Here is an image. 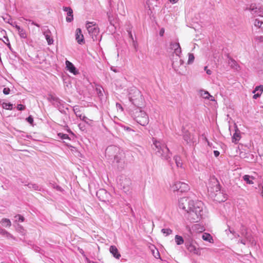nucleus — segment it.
<instances>
[{
    "instance_id": "nucleus-1",
    "label": "nucleus",
    "mask_w": 263,
    "mask_h": 263,
    "mask_svg": "<svg viewBox=\"0 0 263 263\" xmlns=\"http://www.w3.org/2000/svg\"><path fill=\"white\" fill-rule=\"evenodd\" d=\"M203 203L201 201H194L187 197L179 200V207L188 213L189 219L192 222H198L201 218Z\"/></svg>"
},
{
    "instance_id": "nucleus-2",
    "label": "nucleus",
    "mask_w": 263,
    "mask_h": 263,
    "mask_svg": "<svg viewBox=\"0 0 263 263\" xmlns=\"http://www.w3.org/2000/svg\"><path fill=\"white\" fill-rule=\"evenodd\" d=\"M134 93V96H131V93H129V101L136 107L132 110V117L138 123L143 126H146L148 123L149 119L146 112L139 107L140 103L142 101L141 92L136 89Z\"/></svg>"
},
{
    "instance_id": "nucleus-3",
    "label": "nucleus",
    "mask_w": 263,
    "mask_h": 263,
    "mask_svg": "<svg viewBox=\"0 0 263 263\" xmlns=\"http://www.w3.org/2000/svg\"><path fill=\"white\" fill-rule=\"evenodd\" d=\"M153 143L154 146L153 149L155 154L158 156L161 157L162 159L168 161L171 157L172 153L167 147L165 143L161 140L156 139H153Z\"/></svg>"
},
{
    "instance_id": "nucleus-4",
    "label": "nucleus",
    "mask_w": 263,
    "mask_h": 263,
    "mask_svg": "<svg viewBox=\"0 0 263 263\" xmlns=\"http://www.w3.org/2000/svg\"><path fill=\"white\" fill-rule=\"evenodd\" d=\"M111 151L118 152L117 154L114 156V160L117 163H124L125 154L122 150L120 149L116 146H109L106 148V153H109Z\"/></svg>"
},
{
    "instance_id": "nucleus-5",
    "label": "nucleus",
    "mask_w": 263,
    "mask_h": 263,
    "mask_svg": "<svg viewBox=\"0 0 263 263\" xmlns=\"http://www.w3.org/2000/svg\"><path fill=\"white\" fill-rule=\"evenodd\" d=\"M185 245L187 250L192 253L200 255L201 254L200 250L197 247L196 241L193 239H189L185 241Z\"/></svg>"
},
{
    "instance_id": "nucleus-6",
    "label": "nucleus",
    "mask_w": 263,
    "mask_h": 263,
    "mask_svg": "<svg viewBox=\"0 0 263 263\" xmlns=\"http://www.w3.org/2000/svg\"><path fill=\"white\" fill-rule=\"evenodd\" d=\"M98 199L103 202H108L111 199L110 194L105 189H100L96 193Z\"/></svg>"
},
{
    "instance_id": "nucleus-7",
    "label": "nucleus",
    "mask_w": 263,
    "mask_h": 263,
    "mask_svg": "<svg viewBox=\"0 0 263 263\" xmlns=\"http://www.w3.org/2000/svg\"><path fill=\"white\" fill-rule=\"evenodd\" d=\"M86 27L89 34L92 36H96L99 32V29L94 22H87Z\"/></svg>"
},
{
    "instance_id": "nucleus-8",
    "label": "nucleus",
    "mask_w": 263,
    "mask_h": 263,
    "mask_svg": "<svg viewBox=\"0 0 263 263\" xmlns=\"http://www.w3.org/2000/svg\"><path fill=\"white\" fill-rule=\"evenodd\" d=\"M241 234L243 236L248 243H249L251 247H255L256 245V242L251 234H249L247 231V229L242 226V229H241Z\"/></svg>"
},
{
    "instance_id": "nucleus-9",
    "label": "nucleus",
    "mask_w": 263,
    "mask_h": 263,
    "mask_svg": "<svg viewBox=\"0 0 263 263\" xmlns=\"http://www.w3.org/2000/svg\"><path fill=\"white\" fill-rule=\"evenodd\" d=\"M49 100L50 101L52 104L57 107L60 111L62 112V109L64 108V105L65 102L60 99L58 97L51 95L49 97Z\"/></svg>"
},
{
    "instance_id": "nucleus-10",
    "label": "nucleus",
    "mask_w": 263,
    "mask_h": 263,
    "mask_svg": "<svg viewBox=\"0 0 263 263\" xmlns=\"http://www.w3.org/2000/svg\"><path fill=\"white\" fill-rule=\"evenodd\" d=\"M172 187L174 191H179L181 193L187 192L190 189L187 183L180 181L175 182Z\"/></svg>"
},
{
    "instance_id": "nucleus-11",
    "label": "nucleus",
    "mask_w": 263,
    "mask_h": 263,
    "mask_svg": "<svg viewBox=\"0 0 263 263\" xmlns=\"http://www.w3.org/2000/svg\"><path fill=\"white\" fill-rule=\"evenodd\" d=\"M182 137L184 140V141L187 144H190L191 143H194V136L191 134V132H190L185 127H183L182 129Z\"/></svg>"
},
{
    "instance_id": "nucleus-12",
    "label": "nucleus",
    "mask_w": 263,
    "mask_h": 263,
    "mask_svg": "<svg viewBox=\"0 0 263 263\" xmlns=\"http://www.w3.org/2000/svg\"><path fill=\"white\" fill-rule=\"evenodd\" d=\"M174 57V55H173ZM183 61L180 59V57H173L172 59V67L174 69V70L179 73L181 74V72L179 70V68L183 64Z\"/></svg>"
},
{
    "instance_id": "nucleus-13",
    "label": "nucleus",
    "mask_w": 263,
    "mask_h": 263,
    "mask_svg": "<svg viewBox=\"0 0 263 263\" xmlns=\"http://www.w3.org/2000/svg\"><path fill=\"white\" fill-rule=\"evenodd\" d=\"M250 10L253 15L263 17L262 6L259 5L256 6V5H251L250 7Z\"/></svg>"
},
{
    "instance_id": "nucleus-14",
    "label": "nucleus",
    "mask_w": 263,
    "mask_h": 263,
    "mask_svg": "<svg viewBox=\"0 0 263 263\" xmlns=\"http://www.w3.org/2000/svg\"><path fill=\"white\" fill-rule=\"evenodd\" d=\"M73 111L77 117L80 118V119L85 123L89 124V122L90 121V120H89L85 116L82 115L81 114L79 107L78 106H75L73 107Z\"/></svg>"
},
{
    "instance_id": "nucleus-15",
    "label": "nucleus",
    "mask_w": 263,
    "mask_h": 263,
    "mask_svg": "<svg viewBox=\"0 0 263 263\" xmlns=\"http://www.w3.org/2000/svg\"><path fill=\"white\" fill-rule=\"evenodd\" d=\"M76 39L78 43L81 44L84 42V36L80 28H77L76 31Z\"/></svg>"
},
{
    "instance_id": "nucleus-16",
    "label": "nucleus",
    "mask_w": 263,
    "mask_h": 263,
    "mask_svg": "<svg viewBox=\"0 0 263 263\" xmlns=\"http://www.w3.org/2000/svg\"><path fill=\"white\" fill-rule=\"evenodd\" d=\"M64 11L67 12V16L66 17V21L67 22H71L73 19V11L70 7H65L63 8Z\"/></svg>"
},
{
    "instance_id": "nucleus-17",
    "label": "nucleus",
    "mask_w": 263,
    "mask_h": 263,
    "mask_svg": "<svg viewBox=\"0 0 263 263\" xmlns=\"http://www.w3.org/2000/svg\"><path fill=\"white\" fill-rule=\"evenodd\" d=\"M65 63L66 68L70 72L74 75H76L78 73L74 65L71 62L66 60Z\"/></svg>"
},
{
    "instance_id": "nucleus-18",
    "label": "nucleus",
    "mask_w": 263,
    "mask_h": 263,
    "mask_svg": "<svg viewBox=\"0 0 263 263\" xmlns=\"http://www.w3.org/2000/svg\"><path fill=\"white\" fill-rule=\"evenodd\" d=\"M109 252L116 259H119L120 258L121 254L116 246H111L109 248Z\"/></svg>"
},
{
    "instance_id": "nucleus-19",
    "label": "nucleus",
    "mask_w": 263,
    "mask_h": 263,
    "mask_svg": "<svg viewBox=\"0 0 263 263\" xmlns=\"http://www.w3.org/2000/svg\"><path fill=\"white\" fill-rule=\"evenodd\" d=\"M0 234L5 237H6L8 239H13L14 240H15V237L13 236L11 234L9 233L8 231L5 230V229H2L0 227Z\"/></svg>"
},
{
    "instance_id": "nucleus-20",
    "label": "nucleus",
    "mask_w": 263,
    "mask_h": 263,
    "mask_svg": "<svg viewBox=\"0 0 263 263\" xmlns=\"http://www.w3.org/2000/svg\"><path fill=\"white\" fill-rule=\"evenodd\" d=\"M46 40L48 43V45H51L53 43V40L52 38L51 37V32L49 30H47L46 31H44L43 33Z\"/></svg>"
},
{
    "instance_id": "nucleus-21",
    "label": "nucleus",
    "mask_w": 263,
    "mask_h": 263,
    "mask_svg": "<svg viewBox=\"0 0 263 263\" xmlns=\"http://www.w3.org/2000/svg\"><path fill=\"white\" fill-rule=\"evenodd\" d=\"M25 185L27 186L31 190L41 191L42 189V187L40 186L35 183H30L27 184H25Z\"/></svg>"
},
{
    "instance_id": "nucleus-22",
    "label": "nucleus",
    "mask_w": 263,
    "mask_h": 263,
    "mask_svg": "<svg viewBox=\"0 0 263 263\" xmlns=\"http://www.w3.org/2000/svg\"><path fill=\"white\" fill-rule=\"evenodd\" d=\"M201 95L204 99H209L210 101L215 100L214 97L210 95V94L207 91H202Z\"/></svg>"
},
{
    "instance_id": "nucleus-23",
    "label": "nucleus",
    "mask_w": 263,
    "mask_h": 263,
    "mask_svg": "<svg viewBox=\"0 0 263 263\" xmlns=\"http://www.w3.org/2000/svg\"><path fill=\"white\" fill-rule=\"evenodd\" d=\"M0 223L3 227L6 228L10 227L11 226V222L10 219L8 218H3L1 220Z\"/></svg>"
},
{
    "instance_id": "nucleus-24",
    "label": "nucleus",
    "mask_w": 263,
    "mask_h": 263,
    "mask_svg": "<svg viewBox=\"0 0 263 263\" xmlns=\"http://www.w3.org/2000/svg\"><path fill=\"white\" fill-rule=\"evenodd\" d=\"M243 179L244 181L246 182L247 183L249 184H253L254 183L252 179H254V177L252 176H250L248 175H245L243 176Z\"/></svg>"
},
{
    "instance_id": "nucleus-25",
    "label": "nucleus",
    "mask_w": 263,
    "mask_h": 263,
    "mask_svg": "<svg viewBox=\"0 0 263 263\" xmlns=\"http://www.w3.org/2000/svg\"><path fill=\"white\" fill-rule=\"evenodd\" d=\"M254 24L255 26L258 27L263 31V20L256 18L254 21Z\"/></svg>"
},
{
    "instance_id": "nucleus-26",
    "label": "nucleus",
    "mask_w": 263,
    "mask_h": 263,
    "mask_svg": "<svg viewBox=\"0 0 263 263\" xmlns=\"http://www.w3.org/2000/svg\"><path fill=\"white\" fill-rule=\"evenodd\" d=\"M175 242L177 245H180L184 243V239L181 236L176 235L175 237Z\"/></svg>"
},
{
    "instance_id": "nucleus-27",
    "label": "nucleus",
    "mask_w": 263,
    "mask_h": 263,
    "mask_svg": "<svg viewBox=\"0 0 263 263\" xmlns=\"http://www.w3.org/2000/svg\"><path fill=\"white\" fill-rule=\"evenodd\" d=\"M228 229H227L226 230V234L228 235L229 233H231L232 234H233V235L234 236V237L235 238H237V237H239V235L237 233H236L235 231H234L233 230H232L231 229H230V227L228 226Z\"/></svg>"
},
{
    "instance_id": "nucleus-28",
    "label": "nucleus",
    "mask_w": 263,
    "mask_h": 263,
    "mask_svg": "<svg viewBox=\"0 0 263 263\" xmlns=\"http://www.w3.org/2000/svg\"><path fill=\"white\" fill-rule=\"evenodd\" d=\"M18 34L21 38L22 39H26L27 37L26 32L25 30L23 28H21L20 29H19L18 31Z\"/></svg>"
},
{
    "instance_id": "nucleus-29",
    "label": "nucleus",
    "mask_w": 263,
    "mask_h": 263,
    "mask_svg": "<svg viewBox=\"0 0 263 263\" xmlns=\"http://www.w3.org/2000/svg\"><path fill=\"white\" fill-rule=\"evenodd\" d=\"M202 238L204 240L209 241L210 242H211V240H213L211 235L210 234L206 233H204L202 234Z\"/></svg>"
},
{
    "instance_id": "nucleus-30",
    "label": "nucleus",
    "mask_w": 263,
    "mask_h": 263,
    "mask_svg": "<svg viewBox=\"0 0 263 263\" xmlns=\"http://www.w3.org/2000/svg\"><path fill=\"white\" fill-rule=\"evenodd\" d=\"M240 136L239 134L237 133L236 132L234 134L233 138H232V142L237 143V142L240 140Z\"/></svg>"
},
{
    "instance_id": "nucleus-31",
    "label": "nucleus",
    "mask_w": 263,
    "mask_h": 263,
    "mask_svg": "<svg viewBox=\"0 0 263 263\" xmlns=\"http://www.w3.org/2000/svg\"><path fill=\"white\" fill-rule=\"evenodd\" d=\"M2 107L3 108L7 109V110H12L13 104L10 103H3L2 104Z\"/></svg>"
},
{
    "instance_id": "nucleus-32",
    "label": "nucleus",
    "mask_w": 263,
    "mask_h": 263,
    "mask_svg": "<svg viewBox=\"0 0 263 263\" xmlns=\"http://www.w3.org/2000/svg\"><path fill=\"white\" fill-rule=\"evenodd\" d=\"M174 159L175 161L177 167H181L182 163L181 162L180 157L178 156H174Z\"/></svg>"
},
{
    "instance_id": "nucleus-33",
    "label": "nucleus",
    "mask_w": 263,
    "mask_h": 263,
    "mask_svg": "<svg viewBox=\"0 0 263 263\" xmlns=\"http://www.w3.org/2000/svg\"><path fill=\"white\" fill-rule=\"evenodd\" d=\"M170 47L172 50H175V49L179 48L180 47V44L178 42L171 43L170 44Z\"/></svg>"
},
{
    "instance_id": "nucleus-34",
    "label": "nucleus",
    "mask_w": 263,
    "mask_h": 263,
    "mask_svg": "<svg viewBox=\"0 0 263 263\" xmlns=\"http://www.w3.org/2000/svg\"><path fill=\"white\" fill-rule=\"evenodd\" d=\"M256 91H258V92L261 93L263 92V85H260L256 86L252 92L253 93H255Z\"/></svg>"
},
{
    "instance_id": "nucleus-35",
    "label": "nucleus",
    "mask_w": 263,
    "mask_h": 263,
    "mask_svg": "<svg viewBox=\"0 0 263 263\" xmlns=\"http://www.w3.org/2000/svg\"><path fill=\"white\" fill-rule=\"evenodd\" d=\"M161 232L165 234V236H168L172 233V230L170 229H162Z\"/></svg>"
},
{
    "instance_id": "nucleus-36",
    "label": "nucleus",
    "mask_w": 263,
    "mask_h": 263,
    "mask_svg": "<svg viewBox=\"0 0 263 263\" xmlns=\"http://www.w3.org/2000/svg\"><path fill=\"white\" fill-rule=\"evenodd\" d=\"M152 252L153 256L156 258H160V255L159 252L158 251V250H152Z\"/></svg>"
},
{
    "instance_id": "nucleus-37",
    "label": "nucleus",
    "mask_w": 263,
    "mask_h": 263,
    "mask_svg": "<svg viewBox=\"0 0 263 263\" xmlns=\"http://www.w3.org/2000/svg\"><path fill=\"white\" fill-rule=\"evenodd\" d=\"M59 137L61 139H69V137L68 135L60 133L58 134Z\"/></svg>"
},
{
    "instance_id": "nucleus-38",
    "label": "nucleus",
    "mask_w": 263,
    "mask_h": 263,
    "mask_svg": "<svg viewBox=\"0 0 263 263\" xmlns=\"http://www.w3.org/2000/svg\"><path fill=\"white\" fill-rule=\"evenodd\" d=\"M194 54L193 53H189V59H188V61H187V63L189 64H192L194 60Z\"/></svg>"
},
{
    "instance_id": "nucleus-39",
    "label": "nucleus",
    "mask_w": 263,
    "mask_h": 263,
    "mask_svg": "<svg viewBox=\"0 0 263 263\" xmlns=\"http://www.w3.org/2000/svg\"><path fill=\"white\" fill-rule=\"evenodd\" d=\"M16 231H17L18 232H20L23 234L24 233L25 230H24L23 227L21 225L18 224L16 226Z\"/></svg>"
},
{
    "instance_id": "nucleus-40",
    "label": "nucleus",
    "mask_w": 263,
    "mask_h": 263,
    "mask_svg": "<svg viewBox=\"0 0 263 263\" xmlns=\"http://www.w3.org/2000/svg\"><path fill=\"white\" fill-rule=\"evenodd\" d=\"M174 53L175 54V57H180L181 53V47H179V48L175 49V50H174Z\"/></svg>"
},
{
    "instance_id": "nucleus-41",
    "label": "nucleus",
    "mask_w": 263,
    "mask_h": 263,
    "mask_svg": "<svg viewBox=\"0 0 263 263\" xmlns=\"http://www.w3.org/2000/svg\"><path fill=\"white\" fill-rule=\"evenodd\" d=\"M15 218H16V220H15L16 221H21V222H23L25 220L24 217L20 214L16 215L15 216Z\"/></svg>"
},
{
    "instance_id": "nucleus-42",
    "label": "nucleus",
    "mask_w": 263,
    "mask_h": 263,
    "mask_svg": "<svg viewBox=\"0 0 263 263\" xmlns=\"http://www.w3.org/2000/svg\"><path fill=\"white\" fill-rule=\"evenodd\" d=\"M3 18L4 21L5 22L9 23V24H10V23H11V22H13L12 21L11 18H10V16L9 15H7L6 16H3Z\"/></svg>"
},
{
    "instance_id": "nucleus-43",
    "label": "nucleus",
    "mask_w": 263,
    "mask_h": 263,
    "mask_svg": "<svg viewBox=\"0 0 263 263\" xmlns=\"http://www.w3.org/2000/svg\"><path fill=\"white\" fill-rule=\"evenodd\" d=\"M128 35H129V37L131 39V40H132V41L133 42V45L136 48V43H135V41L134 40V37H133V35L132 34V32L130 31H128Z\"/></svg>"
},
{
    "instance_id": "nucleus-44",
    "label": "nucleus",
    "mask_w": 263,
    "mask_h": 263,
    "mask_svg": "<svg viewBox=\"0 0 263 263\" xmlns=\"http://www.w3.org/2000/svg\"><path fill=\"white\" fill-rule=\"evenodd\" d=\"M1 33L4 35V37L6 40L5 42L7 43H9V40L8 37L7 36H5V35L6 34V31L5 30H3L1 31Z\"/></svg>"
},
{
    "instance_id": "nucleus-45",
    "label": "nucleus",
    "mask_w": 263,
    "mask_h": 263,
    "mask_svg": "<svg viewBox=\"0 0 263 263\" xmlns=\"http://www.w3.org/2000/svg\"><path fill=\"white\" fill-rule=\"evenodd\" d=\"M10 25L11 26H12L13 27H15L17 29V31L19 29H20V28H21L20 26H19L18 25H17L16 24V23L15 22H11V23H10Z\"/></svg>"
},
{
    "instance_id": "nucleus-46",
    "label": "nucleus",
    "mask_w": 263,
    "mask_h": 263,
    "mask_svg": "<svg viewBox=\"0 0 263 263\" xmlns=\"http://www.w3.org/2000/svg\"><path fill=\"white\" fill-rule=\"evenodd\" d=\"M96 89H97V93L99 96H103V93H102V89H103V88H102L101 87H100L99 88H97Z\"/></svg>"
},
{
    "instance_id": "nucleus-47",
    "label": "nucleus",
    "mask_w": 263,
    "mask_h": 263,
    "mask_svg": "<svg viewBox=\"0 0 263 263\" xmlns=\"http://www.w3.org/2000/svg\"><path fill=\"white\" fill-rule=\"evenodd\" d=\"M17 109L18 110H24L25 109V106L23 104H18L17 106Z\"/></svg>"
},
{
    "instance_id": "nucleus-48",
    "label": "nucleus",
    "mask_w": 263,
    "mask_h": 263,
    "mask_svg": "<svg viewBox=\"0 0 263 263\" xmlns=\"http://www.w3.org/2000/svg\"><path fill=\"white\" fill-rule=\"evenodd\" d=\"M26 120L31 124H32L33 122V118L31 116H29L28 118H27Z\"/></svg>"
},
{
    "instance_id": "nucleus-49",
    "label": "nucleus",
    "mask_w": 263,
    "mask_h": 263,
    "mask_svg": "<svg viewBox=\"0 0 263 263\" xmlns=\"http://www.w3.org/2000/svg\"><path fill=\"white\" fill-rule=\"evenodd\" d=\"M10 90L8 87H5L3 89V93L5 95H8L10 93Z\"/></svg>"
},
{
    "instance_id": "nucleus-50",
    "label": "nucleus",
    "mask_w": 263,
    "mask_h": 263,
    "mask_svg": "<svg viewBox=\"0 0 263 263\" xmlns=\"http://www.w3.org/2000/svg\"><path fill=\"white\" fill-rule=\"evenodd\" d=\"M215 182L216 183V189H215L216 192L219 191H220V185L218 183V181L216 179H215Z\"/></svg>"
},
{
    "instance_id": "nucleus-51",
    "label": "nucleus",
    "mask_w": 263,
    "mask_h": 263,
    "mask_svg": "<svg viewBox=\"0 0 263 263\" xmlns=\"http://www.w3.org/2000/svg\"><path fill=\"white\" fill-rule=\"evenodd\" d=\"M261 96V93L257 92V93H254V95L253 96V98L254 99H257L258 98H259Z\"/></svg>"
},
{
    "instance_id": "nucleus-52",
    "label": "nucleus",
    "mask_w": 263,
    "mask_h": 263,
    "mask_svg": "<svg viewBox=\"0 0 263 263\" xmlns=\"http://www.w3.org/2000/svg\"><path fill=\"white\" fill-rule=\"evenodd\" d=\"M239 242L243 244V245H246L248 242H247V240L246 238L245 239H241L239 240Z\"/></svg>"
},
{
    "instance_id": "nucleus-53",
    "label": "nucleus",
    "mask_w": 263,
    "mask_h": 263,
    "mask_svg": "<svg viewBox=\"0 0 263 263\" xmlns=\"http://www.w3.org/2000/svg\"><path fill=\"white\" fill-rule=\"evenodd\" d=\"M123 128L125 130H126L128 132H130V131L134 132V130H133L132 128H130V127H127V126H123Z\"/></svg>"
},
{
    "instance_id": "nucleus-54",
    "label": "nucleus",
    "mask_w": 263,
    "mask_h": 263,
    "mask_svg": "<svg viewBox=\"0 0 263 263\" xmlns=\"http://www.w3.org/2000/svg\"><path fill=\"white\" fill-rule=\"evenodd\" d=\"M79 127L80 129L82 130H84L85 129V127L84 124L80 123L79 124Z\"/></svg>"
},
{
    "instance_id": "nucleus-55",
    "label": "nucleus",
    "mask_w": 263,
    "mask_h": 263,
    "mask_svg": "<svg viewBox=\"0 0 263 263\" xmlns=\"http://www.w3.org/2000/svg\"><path fill=\"white\" fill-rule=\"evenodd\" d=\"M116 107L118 108L121 109V110H123V108L122 107V105L120 103H116Z\"/></svg>"
},
{
    "instance_id": "nucleus-56",
    "label": "nucleus",
    "mask_w": 263,
    "mask_h": 263,
    "mask_svg": "<svg viewBox=\"0 0 263 263\" xmlns=\"http://www.w3.org/2000/svg\"><path fill=\"white\" fill-rule=\"evenodd\" d=\"M220 153L218 151H214V155L216 157H217L219 156Z\"/></svg>"
},
{
    "instance_id": "nucleus-57",
    "label": "nucleus",
    "mask_w": 263,
    "mask_h": 263,
    "mask_svg": "<svg viewBox=\"0 0 263 263\" xmlns=\"http://www.w3.org/2000/svg\"><path fill=\"white\" fill-rule=\"evenodd\" d=\"M3 42H4V43L5 44H6L7 45V47L9 48V49L10 50H12V48H11V45H10V43H6V42H5V41H4Z\"/></svg>"
},
{
    "instance_id": "nucleus-58",
    "label": "nucleus",
    "mask_w": 263,
    "mask_h": 263,
    "mask_svg": "<svg viewBox=\"0 0 263 263\" xmlns=\"http://www.w3.org/2000/svg\"><path fill=\"white\" fill-rule=\"evenodd\" d=\"M85 259L87 263H98L97 262H94L90 260L87 257H86Z\"/></svg>"
},
{
    "instance_id": "nucleus-59",
    "label": "nucleus",
    "mask_w": 263,
    "mask_h": 263,
    "mask_svg": "<svg viewBox=\"0 0 263 263\" xmlns=\"http://www.w3.org/2000/svg\"><path fill=\"white\" fill-rule=\"evenodd\" d=\"M206 72L209 75H211L212 74V71L210 69L206 70Z\"/></svg>"
},
{
    "instance_id": "nucleus-60",
    "label": "nucleus",
    "mask_w": 263,
    "mask_h": 263,
    "mask_svg": "<svg viewBox=\"0 0 263 263\" xmlns=\"http://www.w3.org/2000/svg\"><path fill=\"white\" fill-rule=\"evenodd\" d=\"M171 3L175 4L178 2V0H168Z\"/></svg>"
},
{
    "instance_id": "nucleus-61",
    "label": "nucleus",
    "mask_w": 263,
    "mask_h": 263,
    "mask_svg": "<svg viewBox=\"0 0 263 263\" xmlns=\"http://www.w3.org/2000/svg\"><path fill=\"white\" fill-rule=\"evenodd\" d=\"M31 24H32V25H35V26H36L38 27H40V25H39V24H36V23H34V22H33V21L32 22Z\"/></svg>"
},
{
    "instance_id": "nucleus-62",
    "label": "nucleus",
    "mask_w": 263,
    "mask_h": 263,
    "mask_svg": "<svg viewBox=\"0 0 263 263\" xmlns=\"http://www.w3.org/2000/svg\"><path fill=\"white\" fill-rule=\"evenodd\" d=\"M163 33H164V30H161L160 31V35L161 36H162V35H163Z\"/></svg>"
},
{
    "instance_id": "nucleus-63",
    "label": "nucleus",
    "mask_w": 263,
    "mask_h": 263,
    "mask_svg": "<svg viewBox=\"0 0 263 263\" xmlns=\"http://www.w3.org/2000/svg\"><path fill=\"white\" fill-rule=\"evenodd\" d=\"M125 181L127 182V183H129L130 180L128 179L125 178Z\"/></svg>"
},
{
    "instance_id": "nucleus-64",
    "label": "nucleus",
    "mask_w": 263,
    "mask_h": 263,
    "mask_svg": "<svg viewBox=\"0 0 263 263\" xmlns=\"http://www.w3.org/2000/svg\"><path fill=\"white\" fill-rule=\"evenodd\" d=\"M206 70H208V67H207V66H205V67H204V70L206 71Z\"/></svg>"
}]
</instances>
